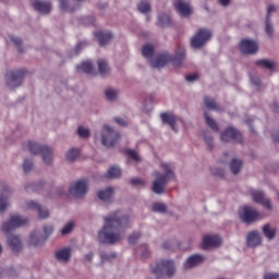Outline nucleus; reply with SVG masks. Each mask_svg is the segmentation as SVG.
I'll use <instances>...</instances> for the list:
<instances>
[{
  "label": "nucleus",
  "instance_id": "f257e3e1",
  "mask_svg": "<svg viewBox=\"0 0 279 279\" xmlns=\"http://www.w3.org/2000/svg\"><path fill=\"white\" fill-rule=\"evenodd\" d=\"M130 226V217L123 216L121 211H114L105 217V226L98 233L99 243L114 245L125 235V228Z\"/></svg>",
  "mask_w": 279,
  "mask_h": 279
},
{
  "label": "nucleus",
  "instance_id": "f03ea898",
  "mask_svg": "<svg viewBox=\"0 0 279 279\" xmlns=\"http://www.w3.org/2000/svg\"><path fill=\"white\" fill-rule=\"evenodd\" d=\"M161 169L163 170L165 174L160 172H155L154 178L155 181L153 182L151 191L156 193V195H162L165 193V186H167L168 182L171 180H175L174 167L171 163H162Z\"/></svg>",
  "mask_w": 279,
  "mask_h": 279
},
{
  "label": "nucleus",
  "instance_id": "7ed1b4c3",
  "mask_svg": "<svg viewBox=\"0 0 279 279\" xmlns=\"http://www.w3.org/2000/svg\"><path fill=\"white\" fill-rule=\"evenodd\" d=\"M184 60L185 52L184 50H181L180 53L174 57L169 56V53L158 54L156 60L150 62V65L153 69H162L163 66H167L169 62H171L174 69H179V66H182V64H184Z\"/></svg>",
  "mask_w": 279,
  "mask_h": 279
},
{
  "label": "nucleus",
  "instance_id": "20e7f679",
  "mask_svg": "<svg viewBox=\"0 0 279 279\" xmlns=\"http://www.w3.org/2000/svg\"><path fill=\"white\" fill-rule=\"evenodd\" d=\"M24 149H28V151H31V154H34L35 156H38V154H40L46 165H51V162H53V150L48 146H43L38 143L28 141L24 144Z\"/></svg>",
  "mask_w": 279,
  "mask_h": 279
},
{
  "label": "nucleus",
  "instance_id": "39448f33",
  "mask_svg": "<svg viewBox=\"0 0 279 279\" xmlns=\"http://www.w3.org/2000/svg\"><path fill=\"white\" fill-rule=\"evenodd\" d=\"M151 271L155 276H157V279L162 278V276H166L168 278H173L175 276V262L171 259H163L159 263L153 264Z\"/></svg>",
  "mask_w": 279,
  "mask_h": 279
},
{
  "label": "nucleus",
  "instance_id": "423d86ee",
  "mask_svg": "<svg viewBox=\"0 0 279 279\" xmlns=\"http://www.w3.org/2000/svg\"><path fill=\"white\" fill-rule=\"evenodd\" d=\"M213 38V32L206 28H201L198 32L192 37L191 45L194 49H202L207 41Z\"/></svg>",
  "mask_w": 279,
  "mask_h": 279
},
{
  "label": "nucleus",
  "instance_id": "0eeeda50",
  "mask_svg": "<svg viewBox=\"0 0 279 279\" xmlns=\"http://www.w3.org/2000/svg\"><path fill=\"white\" fill-rule=\"evenodd\" d=\"M28 221L27 218H23L20 215H13L9 221L2 225V231L4 234H10V232H14L15 228L27 226Z\"/></svg>",
  "mask_w": 279,
  "mask_h": 279
},
{
  "label": "nucleus",
  "instance_id": "6e6552de",
  "mask_svg": "<svg viewBox=\"0 0 279 279\" xmlns=\"http://www.w3.org/2000/svg\"><path fill=\"white\" fill-rule=\"evenodd\" d=\"M121 141V133L113 131L112 128L105 125L102 132V145L105 147H112Z\"/></svg>",
  "mask_w": 279,
  "mask_h": 279
},
{
  "label": "nucleus",
  "instance_id": "1a4fd4ad",
  "mask_svg": "<svg viewBox=\"0 0 279 279\" xmlns=\"http://www.w3.org/2000/svg\"><path fill=\"white\" fill-rule=\"evenodd\" d=\"M27 74V71L21 69L11 71L7 74V84L9 88H19L23 84V77Z\"/></svg>",
  "mask_w": 279,
  "mask_h": 279
},
{
  "label": "nucleus",
  "instance_id": "9d476101",
  "mask_svg": "<svg viewBox=\"0 0 279 279\" xmlns=\"http://www.w3.org/2000/svg\"><path fill=\"white\" fill-rule=\"evenodd\" d=\"M222 143H243V135L236 129L229 126L221 133Z\"/></svg>",
  "mask_w": 279,
  "mask_h": 279
},
{
  "label": "nucleus",
  "instance_id": "9b49d317",
  "mask_svg": "<svg viewBox=\"0 0 279 279\" xmlns=\"http://www.w3.org/2000/svg\"><path fill=\"white\" fill-rule=\"evenodd\" d=\"M70 195L74 197H84L88 193V180H78L75 184L71 185L69 189Z\"/></svg>",
  "mask_w": 279,
  "mask_h": 279
},
{
  "label": "nucleus",
  "instance_id": "f8f14e48",
  "mask_svg": "<svg viewBox=\"0 0 279 279\" xmlns=\"http://www.w3.org/2000/svg\"><path fill=\"white\" fill-rule=\"evenodd\" d=\"M240 51L243 56H254L258 51V44L252 39H242L240 43Z\"/></svg>",
  "mask_w": 279,
  "mask_h": 279
},
{
  "label": "nucleus",
  "instance_id": "ddd939ff",
  "mask_svg": "<svg viewBox=\"0 0 279 279\" xmlns=\"http://www.w3.org/2000/svg\"><path fill=\"white\" fill-rule=\"evenodd\" d=\"M240 217L244 223H254L258 219V211L250 206H244L240 210Z\"/></svg>",
  "mask_w": 279,
  "mask_h": 279
},
{
  "label": "nucleus",
  "instance_id": "4468645a",
  "mask_svg": "<svg viewBox=\"0 0 279 279\" xmlns=\"http://www.w3.org/2000/svg\"><path fill=\"white\" fill-rule=\"evenodd\" d=\"M10 195H12L10 187L5 183H0V213H5V208L10 206V203H8Z\"/></svg>",
  "mask_w": 279,
  "mask_h": 279
},
{
  "label": "nucleus",
  "instance_id": "2eb2a0df",
  "mask_svg": "<svg viewBox=\"0 0 279 279\" xmlns=\"http://www.w3.org/2000/svg\"><path fill=\"white\" fill-rule=\"evenodd\" d=\"M221 238L219 235H205L203 238L202 250H210V247H219Z\"/></svg>",
  "mask_w": 279,
  "mask_h": 279
},
{
  "label": "nucleus",
  "instance_id": "dca6fc26",
  "mask_svg": "<svg viewBox=\"0 0 279 279\" xmlns=\"http://www.w3.org/2000/svg\"><path fill=\"white\" fill-rule=\"evenodd\" d=\"M252 197L256 204H260L264 208L271 210V199L265 197V193L263 191H254L252 193Z\"/></svg>",
  "mask_w": 279,
  "mask_h": 279
},
{
  "label": "nucleus",
  "instance_id": "f3484780",
  "mask_svg": "<svg viewBox=\"0 0 279 279\" xmlns=\"http://www.w3.org/2000/svg\"><path fill=\"white\" fill-rule=\"evenodd\" d=\"M173 5L181 16H190L193 12V9L191 8V4L187 2H184L183 0H175L173 2Z\"/></svg>",
  "mask_w": 279,
  "mask_h": 279
},
{
  "label": "nucleus",
  "instance_id": "a211bd4d",
  "mask_svg": "<svg viewBox=\"0 0 279 279\" xmlns=\"http://www.w3.org/2000/svg\"><path fill=\"white\" fill-rule=\"evenodd\" d=\"M27 208H31L32 210H37L39 215V219H47L49 217V210L48 209H43L38 203L34 201H28L26 203Z\"/></svg>",
  "mask_w": 279,
  "mask_h": 279
},
{
  "label": "nucleus",
  "instance_id": "6ab92c4d",
  "mask_svg": "<svg viewBox=\"0 0 279 279\" xmlns=\"http://www.w3.org/2000/svg\"><path fill=\"white\" fill-rule=\"evenodd\" d=\"M160 117H161L162 123H166L167 125H169L173 132H178V130L175 129V123L178 122V118H175L173 113L163 112L161 113Z\"/></svg>",
  "mask_w": 279,
  "mask_h": 279
},
{
  "label": "nucleus",
  "instance_id": "aec40b11",
  "mask_svg": "<svg viewBox=\"0 0 279 279\" xmlns=\"http://www.w3.org/2000/svg\"><path fill=\"white\" fill-rule=\"evenodd\" d=\"M8 245L12 252H21L23 244L17 235H8Z\"/></svg>",
  "mask_w": 279,
  "mask_h": 279
},
{
  "label": "nucleus",
  "instance_id": "412c9836",
  "mask_svg": "<svg viewBox=\"0 0 279 279\" xmlns=\"http://www.w3.org/2000/svg\"><path fill=\"white\" fill-rule=\"evenodd\" d=\"M246 243L248 247H256L260 245L262 243L260 233H258L257 231L250 232L246 238Z\"/></svg>",
  "mask_w": 279,
  "mask_h": 279
},
{
  "label": "nucleus",
  "instance_id": "4be33fe9",
  "mask_svg": "<svg viewBox=\"0 0 279 279\" xmlns=\"http://www.w3.org/2000/svg\"><path fill=\"white\" fill-rule=\"evenodd\" d=\"M95 36L100 47H106V45L112 40V33L110 32H96Z\"/></svg>",
  "mask_w": 279,
  "mask_h": 279
},
{
  "label": "nucleus",
  "instance_id": "5701e85b",
  "mask_svg": "<svg viewBox=\"0 0 279 279\" xmlns=\"http://www.w3.org/2000/svg\"><path fill=\"white\" fill-rule=\"evenodd\" d=\"M204 263V256L202 255H192L187 258L184 264L185 269H191L193 267H197V265H202Z\"/></svg>",
  "mask_w": 279,
  "mask_h": 279
},
{
  "label": "nucleus",
  "instance_id": "b1692460",
  "mask_svg": "<svg viewBox=\"0 0 279 279\" xmlns=\"http://www.w3.org/2000/svg\"><path fill=\"white\" fill-rule=\"evenodd\" d=\"M33 8H35L37 12H41L43 14H49L51 12V2L37 1L33 3Z\"/></svg>",
  "mask_w": 279,
  "mask_h": 279
},
{
  "label": "nucleus",
  "instance_id": "393cba45",
  "mask_svg": "<svg viewBox=\"0 0 279 279\" xmlns=\"http://www.w3.org/2000/svg\"><path fill=\"white\" fill-rule=\"evenodd\" d=\"M77 71H83L87 75H96L97 72L95 71V68L93 66V62L90 61H85L82 62V64L76 65Z\"/></svg>",
  "mask_w": 279,
  "mask_h": 279
},
{
  "label": "nucleus",
  "instance_id": "a878e982",
  "mask_svg": "<svg viewBox=\"0 0 279 279\" xmlns=\"http://www.w3.org/2000/svg\"><path fill=\"white\" fill-rule=\"evenodd\" d=\"M112 195H114V189L112 187H107L106 190L98 192V198L100 202H110V199H112Z\"/></svg>",
  "mask_w": 279,
  "mask_h": 279
},
{
  "label": "nucleus",
  "instance_id": "bb28decb",
  "mask_svg": "<svg viewBox=\"0 0 279 279\" xmlns=\"http://www.w3.org/2000/svg\"><path fill=\"white\" fill-rule=\"evenodd\" d=\"M57 260L69 263L71 259V248H62L54 254Z\"/></svg>",
  "mask_w": 279,
  "mask_h": 279
},
{
  "label": "nucleus",
  "instance_id": "cd10ccee",
  "mask_svg": "<svg viewBox=\"0 0 279 279\" xmlns=\"http://www.w3.org/2000/svg\"><path fill=\"white\" fill-rule=\"evenodd\" d=\"M105 178H107L108 180H114L117 178H121V168H119L118 166H113L109 168V170L105 174Z\"/></svg>",
  "mask_w": 279,
  "mask_h": 279
},
{
  "label": "nucleus",
  "instance_id": "c85d7f7f",
  "mask_svg": "<svg viewBox=\"0 0 279 279\" xmlns=\"http://www.w3.org/2000/svg\"><path fill=\"white\" fill-rule=\"evenodd\" d=\"M241 167H243V161L239 159H232L230 169L233 175H236L241 171Z\"/></svg>",
  "mask_w": 279,
  "mask_h": 279
},
{
  "label": "nucleus",
  "instance_id": "c756f323",
  "mask_svg": "<svg viewBox=\"0 0 279 279\" xmlns=\"http://www.w3.org/2000/svg\"><path fill=\"white\" fill-rule=\"evenodd\" d=\"M256 66H262L263 69H268L269 71H271V69H274V66H276V64L269 60L266 59H260L255 61Z\"/></svg>",
  "mask_w": 279,
  "mask_h": 279
},
{
  "label": "nucleus",
  "instance_id": "7c9ffc66",
  "mask_svg": "<svg viewBox=\"0 0 279 279\" xmlns=\"http://www.w3.org/2000/svg\"><path fill=\"white\" fill-rule=\"evenodd\" d=\"M98 71L100 75H106L110 71V68H108V61L100 59L98 60Z\"/></svg>",
  "mask_w": 279,
  "mask_h": 279
},
{
  "label": "nucleus",
  "instance_id": "2f4dec72",
  "mask_svg": "<svg viewBox=\"0 0 279 279\" xmlns=\"http://www.w3.org/2000/svg\"><path fill=\"white\" fill-rule=\"evenodd\" d=\"M158 25H160V27H169V25H171V17L167 14L159 15Z\"/></svg>",
  "mask_w": 279,
  "mask_h": 279
},
{
  "label": "nucleus",
  "instance_id": "473e14b6",
  "mask_svg": "<svg viewBox=\"0 0 279 279\" xmlns=\"http://www.w3.org/2000/svg\"><path fill=\"white\" fill-rule=\"evenodd\" d=\"M142 53L144 58H151L154 56V45L148 44L143 46Z\"/></svg>",
  "mask_w": 279,
  "mask_h": 279
},
{
  "label": "nucleus",
  "instance_id": "72a5a7b5",
  "mask_svg": "<svg viewBox=\"0 0 279 279\" xmlns=\"http://www.w3.org/2000/svg\"><path fill=\"white\" fill-rule=\"evenodd\" d=\"M263 232H264L265 236L269 240H271L276 236V230L271 229L270 225H265L263 228Z\"/></svg>",
  "mask_w": 279,
  "mask_h": 279
},
{
  "label": "nucleus",
  "instance_id": "f704fd0d",
  "mask_svg": "<svg viewBox=\"0 0 279 279\" xmlns=\"http://www.w3.org/2000/svg\"><path fill=\"white\" fill-rule=\"evenodd\" d=\"M205 121L207 123V125L214 130V132H219V125L217 124V122L215 120H213V118H210L208 116V113H205Z\"/></svg>",
  "mask_w": 279,
  "mask_h": 279
},
{
  "label": "nucleus",
  "instance_id": "c9c22d12",
  "mask_svg": "<svg viewBox=\"0 0 279 279\" xmlns=\"http://www.w3.org/2000/svg\"><path fill=\"white\" fill-rule=\"evenodd\" d=\"M137 10L142 12V14H147V12L151 11V4L144 0L137 5Z\"/></svg>",
  "mask_w": 279,
  "mask_h": 279
},
{
  "label": "nucleus",
  "instance_id": "e433bc0d",
  "mask_svg": "<svg viewBox=\"0 0 279 279\" xmlns=\"http://www.w3.org/2000/svg\"><path fill=\"white\" fill-rule=\"evenodd\" d=\"M80 156V149L72 148L66 153V160L73 162Z\"/></svg>",
  "mask_w": 279,
  "mask_h": 279
},
{
  "label": "nucleus",
  "instance_id": "4c0bfd02",
  "mask_svg": "<svg viewBox=\"0 0 279 279\" xmlns=\"http://www.w3.org/2000/svg\"><path fill=\"white\" fill-rule=\"evenodd\" d=\"M204 104L208 110H217V102H215V99L207 96L204 98Z\"/></svg>",
  "mask_w": 279,
  "mask_h": 279
},
{
  "label": "nucleus",
  "instance_id": "58836bf2",
  "mask_svg": "<svg viewBox=\"0 0 279 279\" xmlns=\"http://www.w3.org/2000/svg\"><path fill=\"white\" fill-rule=\"evenodd\" d=\"M153 210L154 213H167V205L165 203H155Z\"/></svg>",
  "mask_w": 279,
  "mask_h": 279
},
{
  "label": "nucleus",
  "instance_id": "ea45409f",
  "mask_svg": "<svg viewBox=\"0 0 279 279\" xmlns=\"http://www.w3.org/2000/svg\"><path fill=\"white\" fill-rule=\"evenodd\" d=\"M105 95L109 101H114V99H117V96L119 95V92L114 89H106Z\"/></svg>",
  "mask_w": 279,
  "mask_h": 279
},
{
  "label": "nucleus",
  "instance_id": "a19ab883",
  "mask_svg": "<svg viewBox=\"0 0 279 279\" xmlns=\"http://www.w3.org/2000/svg\"><path fill=\"white\" fill-rule=\"evenodd\" d=\"M29 239H31V245L38 247V245L40 244V239H38V233H36V231L31 233Z\"/></svg>",
  "mask_w": 279,
  "mask_h": 279
},
{
  "label": "nucleus",
  "instance_id": "79ce46f5",
  "mask_svg": "<svg viewBox=\"0 0 279 279\" xmlns=\"http://www.w3.org/2000/svg\"><path fill=\"white\" fill-rule=\"evenodd\" d=\"M77 134L81 138H88L90 136V131L85 129L84 126H80L77 130Z\"/></svg>",
  "mask_w": 279,
  "mask_h": 279
},
{
  "label": "nucleus",
  "instance_id": "37998d69",
  "mask_svg": "<svg viewBox=\"0 0 279 279\" xmlns=\"http://www.w3.org/2000/svg\"><path fill=\"white\" fill-rule=\"evenodd\" d=\"M266 34L269 36H274V26L271 25V21L269 17H266V27H265Z\"/></svg>",
  "mask_w": 279,
  "mask_h": 279
},
{
  "label": "nucleus",
  "instance_id": "c03bdc74",
  "mask_svg": "<svg viewBox=\"0 0 279 279\" xmlns=\"http://www.w3.org/2000/svg\"><path fill=\"white\" fill-rule=\"evenodd\" d=\"M73 228H75V223L69 222L63 229L61 230V234H71L73 231Z\"/></svg>",
  "mask_w": 279,
  "mask_h": 279
},
{
  "label": "nucleus",
  "instance_id": "a18cd8bd",
  "mask_svg": "<svg viewBox=\"0 0 279 279\" xmlns=\"http://www.w3.org/2000/svg\"><path fill=\"white\" fill-rule=\"evenodd\" d=\"M33 167H34V162H32L29 159L24 160V163H23L24 173H29Z\"/></svg>",
  "mask_w": 279,
  "mask_h": 279
},
{
  "label": "nucleus",
  "instance_id": "49530a36",
  "mask_svg": "<svg viewBox=\"0 0 279 279\" xmlns=\"http://www.w3.org/2000/svg\"><path fill=\"white\" fill-rule=\"evenodd\" d=\"M29 189L32 191L38 192L40 189H43V182L31 183L28 186H26V191H29Z\"/></svg>",
  "mask_w": 279,
  "mask_h": 279
},
{
  "label": "nucleus",
  "instance_id": "de8ad7c7",
  "mask_svg": "<svg viewBox=\"0 0 279 279\" xmlns=\"http://www.w3.org/2000/svg\"><path fill=\"white\" fill-rule=\"evenodd\" d=\"M126 154H128V156H130V158H133V160H135V162L141 161V157L138 156V153H136V150L128 149Z\"/></svg>",
  "mask_w": 279,
  "mask_h": 279
},
{
  "label": "nucleus",
  "instance_id": "09e8293b",
  "mask_svg": "<svg viewBox=\"0 0 279 279\" xmlns=\"http://www.w3.org/2000/svg\"><path fill=\"white\" fill-rule=\"evenodd\" d=\"M10 38L13 45H15V47L19 49L20 53H23V49H21V44H22L21 38L14 37V36H11Z\"/></svg>",
  "mask_w": 279,
  "mask_h": 279
},
{
  "label": "nucleus",
  "instance_id": "8fccbe9b",
  "mask_svg": "<svg viewBox=\"0 0 279 279\" xmlns=\"http://www.w3.org/2000/svg\"><path fill=\"white\" fill-rule=\"evenodd\" d=\"M141 239V234L138 233V232H135V233H133V234H131L130 236H129V243L131 244V245H134V243H136V241H138Z\"/></svg>",
  "mask_w": 279,
  "mask_h": 279
},
{
  "label": "nucleus",
  "instance_id": "3c124183",
  "mask_svg": "<svg viewBox=\"0 0 279 279\" xmlns=\"http://www.w3.org/2000/svg\"><path fill=\"white\" fill-rule=\"evenodd\" d=\"M132 186H145V181L138 178L131 179Z\"/></svg>",
  "mask_w": 279,
  "mask_h": 279
},
{
  "label": "nucleus",
  "instance_id": "603ef678",
  "mask_svg": "<svg viewBox=\"0 0 279 279\" xmlns=\"http://www.w3.org/2000/svg\"><path fill=\"white\" fill-rule=\"evenodd\" d=\"M116 123L120 125L121 128H128V121H125L123 118H114Z\"/></svg>",
  "mask_w": 279,
  "mask_h": 279
},
{
  "label": "nucleus",
  "instance_id": "864d4df0",
  "mask_svg": "<svg viewBox=\"0 0 279 279\" xmlns=\"http://www.w3.org/2000/svg\"><path fill=\"white\" fill-rule=\"evenodd\" d=\"M199 75L197 73L189 74L185 76L186 82H195L198 80Z\"/></svg>",
  "mask_w": 279,
  "mask_h": 279
},
{
  "label": "nucleus",
  "instance_id": "5fc2aeb1",
  "mask_svg": "<svg viewBox=\"0 0 279 279\" xmlns=\"http://www.w3.org/2000/svg\"><path fill=\"white\" fill-rule=\"evenodd\" d=\"M112 258H117V254L114 253H111V254H102L101 255V259L102 260H112Z\"/></svg>",
  "mask_w": 279,
  "mask_h": 279
},
{
  "label": "nucleus",
  "instance_id": "6e6d98bb",
  "mask_svg": "<svg viewBox=\"0 0 279 279\" xmlns=\"http://www.w3.org/2000/svg\"><path fill=\"white\" fill-rule=\"evenodd\" d=\"M61 10L69 12V1L68 0H59Z\"/></svg>",
  "mask_w": 279,
  "mask_h": 279
},
{
  "label": "nucleus",
  "instance_id": "4d7b16f0",
  "mask_svg": "<svg viewBox=\"0 0 279 279\" xmlns=\"http://www.w3.org/2000/svg\"><path fill=\"white\" fill-rule=\"evenodd\" d=\"M52 232H53V226L49 225L44 227V233L46 234V236H49V234H51Z\"/></svg>",
  "mask_w": 279,
  "mask_h": 279
},
{
  "label": "nucleus",
  "instance_id": "13d9d810",
  "mask_svg": "<svg viewBox=\"0 0 279 279\" xmlns=\"http://www.w3.org/2000/svg\"><path fill=\"white\" fill-rule=\"evenodd\" d=\"M271 12H276V7H275L274 4H269V5H268L266 19H270Z\"/></svg>",
  "mask_w": 279,
  "mask_h": 279
},
{
  "label": "nucleus",
  "instance_id": "bf43d9fd",
  "mask_svg": "<svg viewBox=\"0 0 279 279\" xmlns=\"http://www.w3.org/2000/svg\"><path fill=\"white\" fill-rule=\"evenodd\" d=\"M204 140H205V143L207 144L208 149L211 150L213 149V137L205 136Z\"/></svg>",
  "mask_w": 279,
  "mask_h": 279
},
{
  "label": "nucleus",
  "instance_id": "052dcab7",
  "mask_svg": "<svg viewBox=\"0 0 279 279\" xmlns=\"http://www.w3.org/2000/svg\"><path fill=\"white\" fill-rule=\"evenodd\" d=\"M251 82L254 86H260V78L258 76H252Z\"/></svg>",
  "mask_w": 279,
  "mask_h": 279
},
{
  "label": "nucleus",
  "instance_id": "680f3d73",
  "mask_svg": "<svg viewBox=\"0 0 279 279\" xmlns=\"http://www.w3.org/2000/svg\"><path fill=\"white\" fill-rule=\"evenodd\" d=\"M264 279H279V275L278 274H266L264 276Z\"/></svg>",
  "mask_w": 279,
  "mask_h": 279
},
{
  "label": "nucleus",
  "instance_id": "e2e57ef3",
  "mask_svg": "<svg viewBox=\"0 0 279 279\" xmlns=\"http://www.w3.org/2000/svg\"><path fill=\"white\" fill-rule=\"evenodd\" d=\"M83 46H84V43H82V41L76 45V47H75L76 53H80V51H82Z\"/></svg>",
  "mask_w": 279,
  "mask_h": 279
},
{
  "label": "nucleus",
  "instance_id": "0e129e2a",
  "mask_svg": "<svg viewBox=\"0 0 279 279\" xmlns=\"http://www.w3.org/2000/svg\"><path fill=\"white\" fill-rule=\"evenodd\" d=\"M85 21H87V25H95V17L93 16L87 17Z\"/></svg>",
  "mask_w": 279,
  "mask_h": 279
},
{
  "label": "nucleus",
  "instance_id": "69168bd1",
  "mask_svg": "<svg viewBox=\"0 0 279 279\" xmlns=\"http://www.w3.org/2000/svg\"><path fill=\"white\" fill-rule=\"evenodd\" d=\"M211 173H214V175H219L220 178H223V170H218V171L211 170Z\"/></svg>",
  "mask_w": 279,
  "mask_h": 279
},
{
  "label": "nucleus",
  "instance_id": "338daca9",
  "mask_svg": "<svg viewBox=\"0 0 279 279\" xmlns=\"http://www.w3.org/2000/svg\"><path fill=\"white\" fill-rule=\"evenodd\" d=\"M163 250H171V242H165L162 244Z\"/></svg>",
  "mask_w": 279,
  "mask_h": 279
},
{
  "label": "nucleus",
  "instance_id": "774afa93",
  "mask_svg": "<svg viewBox=\"0 0 279 279\" xmlns=\"http://www.w3.org/2000/svg\"><path fill=\"white\" fill-rule=\"evenodd\" d=\"M220 5H230V0H220Z\"/></svg>",
  "mask_w": 279,
  "mask_h": 279
}]
</instances>
